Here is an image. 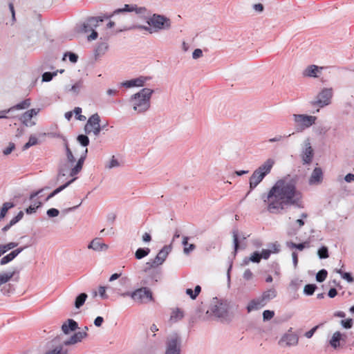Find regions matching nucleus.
I'll return each mask as SVG.
<instances>
[{
    "instance_id": "nucleus-1",
    "label": "nucleus",
    "mask_w": 354,
    "mask_h": 354,
    "mask_svg": "<svg viewBox=\"0 0 354 354\" xmlns=\"http://www.w3.org/2000/svg\"><path fill=\"white\" fill-rule=\"evenodd\" d=\"M261 198L272 214L280 213L287 206L304 207L302 194L297 189L296 181L290 177L278 180L268 193L262 194Z\"/></svg>"
},
{
    "instance_id": "nucleus-2",
    "label": "nucleus",
    "mask_w": 354,
    "mask_h": 354,
    "mask_svg": "<svg viewBox=\"0 0 354 354\" xmlns=\"http://www.w3.org/2000/svg\"><path fill=\"white\" fill-rule=\"evenodd\" d=\"M153 90L149 88H143L138 93L131 95L129 102L133 109L138 113L146 112L150 108V100Z\"/></svg>"
},
{
    "instance_id": "nucleus-3",
    "label": "nucleus",
    "mask_w": 354,
    "mask_h": 354,
    "mask_svg": "<svg viewBox=\"0 0 354 354\" xmlns=\"http://www.w3.org/2000/svg\"><path fill=\"white\" fill-rule=\"evenodd\" d=\"M87 153L88 149L86 148L75 165H71L67 161L66 162L61 163L58 169L57 180L62 181V178L66 176L75 178L74 176L82 170Z\"/></svg>"
},
{
    "instance_id": "nucleus-4",
    "label": "nucleus",
    "mask_w": 354,
    "mask_h": 354,
    "mask_svg": "<svg viewBox=\"0 0 354 354\" xmlns=\"http://www.w3.org/2000/svg\"><path fill=\"white\" fill-rule=\"evenodd\" d=\"M112 14L110 15H106L104 17H88L85 21L77 25V30L80 33H88L91 32V34L87 37L88 41L95 40L98 37L97 32L95 30L99 25V22H102L104 19H109L112 17Z\"/></svg>"
},
{
    "instance_id": "nucleus-5",
    "label": "nucleus",
    "mask_w": 354,
    "mask_h": 354,
    "mask_svg": "<svg viewBox=\"0 0 354 354\" xmlns=\"http://www.w3.org/2000/svg\"><path fill=\"white\" fill-rule=\"evenodd\" d=\"M274 165V160L272 158H268L254 170L249 180L250 190L254 189L270 174Z\"/></svg>"
},
{
    "instance_id": "nucleus-6",
    "label": "nucleus",
    "mask_w": 354,
    "mask_h": 354,
    "mask_svg": "<svg viewBox=\"0 0 354 354\" xmlns=\"http://www.w3.org/2000/svg\"><path fill=\"white\" fill-rule=\"evenodd\" d=\"M182 339L178 333L169 334L165 340V354H180Z\"/></svg>"
},
{
    "instance_id": "nucleus-7",
    "label": "nucleus",
    "mask_w": 354,
    "mask_h": 354,
    "mask_svg": "<svg viewBox=\"0 0 354 354\" xmlns=\"http://www.w3.org/2000/svg\"><path fill=\"white\" fill-rule=\"evenodd\" d=\"M149 26H151L153 33L162 30H168L171 27V21L164 15L153 14L147 20Z\"/></svg>"
},
{
    "instance_id": "nucleus-8",
    "label": "nucleus",
    "mask_w": 354,
    "mask_h": 354,
    "mask_svg": "<svg viewBox=\"0 0 354 354\" xmlns=\"http://www.w3.org/2000/svg\"><path fill=\"white\" fill-rule=\"evenodd\" d=\"M230 308V301L214 297L212 301L209 310L215 317L223 318L227 317Z\"/></svg>"
},
{
    "instance_id": "nucleus-9",
    "label": "nucleus",
    "mask_w": 354,
    "mask_h": 354,
    "mask_svg": "<svg viewBox=\"0 0 354 354\" xmlns=\"http://www.w3.org/2000/svg\"><path fill=\"white\" fill-rule=\"evenodd\" d=\"M171 245H165L157 254L153 259L149 260L146 263V267L144 269L145 272H147L151 268H156L162 265L166 260L167 256L171 251Z\"/></svg>"
},
{
    "instance_id": "nucleus-10",
    "label": "nucleus",
    "mask_w": 354,
    "mask_h": 354,
    "mask_svg": "<svg viewBox=\"0 0 354 354\" xmlns=\"http://www.w3.org/2000/svg\"><path fill=\"white\" fill-rule=\"evenodd\" d=\"M132 299L138 304L148 303L153 301L151 291L146 288L142 287L133 291Z\"/></svg>"
},
{
    "instance_id": "nucleus-11",
    "label": "nucleus",
    "mask_w": 354,
    "mask_h": 354,
    "mask_svg": "<svg viewBox=\"0 0 354 354\" xmlns=\"http://www.w3.org/2000/svg\"><path fill=\"white\" fill-rule=\"evenodd\" d=\"M85 133H93L95 136H98L100 133V117L97 113L93 114L88 118L84 127Z\"/></svg>"
},
{
    "instance_id": "nucleus-12",
    "label": "nucleus",
    "mask_w": 354,
    "mask_h": 354,
    "mask_svg": "<svg viewBox=\"0 0 354 354\" xmlns=\"http://www.w3.org/2000/svg\"><path fill=\"white\" fill-rule=\"evenodd\" d=\"M295 122L299 129L304 130L312 126L317 119L315 116L305 114H293Z\"/></svg>"
},
{
    "instance_id": "nucleus-13",
    "label": "nucleus",
    "mask_w": 354,
    "mask_h": 354,
    "mask_svg": "<svg viewBox=\"0 0 354 354\" xmlns=\"http://www.w3.org/2000/svg\"><path fill=\"white\" fill-rule=\"evenodd\" d=\"M333 96L332 88H324L317 95V99L311 103L314 106L324 107L330 103V99Z\"/></svg>"
},
{
    "instance_id": "nucleus-14",
    "label": "nucleus",
    "mask_w": 354,
    "mask_h": 354,
    "mask_svg": "<svg viewBox=\"0 0 354 354\" xmlns=\"http://www.w3.org/2000/svg\"><path fill=\"white\" fill-rule=\"evenodd\" d=\"M299 336L292 332V328H290L279 341V344L281 346H295L298 344Z\"/></svg>"
},
{
    "instance_id": "nucleus-15",
    "label": "nucleus",
    "mask_w": 354,
    "mask_h": 354,
    "mask_svg": "<svg viewBox=\"0 0 354 354\" xmlns=\"http://www.w3.org/2000/svg\"><path fill=\"white\" fill-rule=\"evenodd\" d=\"M314 156V151L311 147L309 139L304 142V148L302 149L301 157L304 165H310Z\"/></svg>"
},
{
    "instance_id": "nucleus-16",
    "label": "nucleus",
    "mask_w": 354,
    "mask_h": 354,
    "mask_svg": "<svg viewBox=\"0 0 354 354\" xmlns=\"http://www.w3.org/2000/svg\"><path fill=\"white\" fill-rule=\"evenodd\" d=\"M44 191V189H41L37 192H34L30 194V197H29V200L30 201H32V204L26 209V213L27 214H32L33 213H35L37 210V208H39V207H41V202L37 201V200H34V198L39 196L42 192Z\"/></svg>"
},
{
    "instance_id": "nucleus-17",
    "label": "nucleus",
    "mask_w": 354,
    "mask_h": 354,
    "mask_svg": "<svg viewBox=\"0 0 354 354\" xmlns=\"http://www.w3.org/2000/svg\"><path fill=\"white\" fill-rule=\"evenodd\" d=\"M88 327L86 326L84 331H79L75 333L69 339L62 342V344L64 346H69L80 342L84 338H85L88 335L86 333Z\"/></svg>"
},
{
    "instance_id": "nucleus-18",
    "label": "nucleus",
    "mask_w": 354,
    "mask_h": 354,
    "mask_svg": "<svg viewBox=\"0 0 354 354\" xmlns=\"http://www.w3.org/2000/svg\"><path fill=\"white\" fill-rule=\"evenodd\" d=\"M39 109H32L24 113L20 117V120L26 127L33 126L35 122H30V120L39 112Z\"/></svg>"
},
{
    "instance_id": "nucleus-19",
    "label": "nucleus",
    "mask_w": 354,
    "mask_h": 354,
    "mask_svg": "<svg viewBox=\"0 0 354 354\" xmlns=\"http://www.w3.org/2000/svg\"><path fill=\"white\" fill-rule=\"evenodd\" d=\"M133 11H135L138 14H145L146 12V8L145 7L138 8L136 5L125 4L124 8L115 10L112 13V15L113 16L120 13Z\"/></svg>"
},
{
    "instance_id": "nucleus-20",
    "label": "nucleus",
    "mask_w": 354,
    "mask_h": 354,
    "mask_svg": "<svg viewBox=\"0 0 354 354\" xmlns=\"http://www.w3.org/2000/svg\"><path fill=\"white\" fill-rule=\"evenodd\" d=\"M324 179V174L321 167H315L308 180L310 185H319L322 183Z\"/></svg>"
},
{
    "instance_id": "nucleus-21",
    "label": "nucleus",
    "mask_w": 354,
    "mask_h": 354,
    "mask_svg": "<svg viewBox=\"0 0 354 354\" xmlns=\"http://www.w3.org/2000/svg\"><path fill=\"white\" fill-rule=\"evenodd\" d=\"M346 335L345 334L342 333L339 331L335 332L331 339L329 340L330 346L334 349H337L341 346V342H346Z\"/></svg>"
},
{
    "instance_id": "nucleus-22",
    "label": "nucleus",
    "mask_w": 354,
    "mask_h": 354,
    "mask_svg": "<svg viewBox=\"0 0 354 354\" xmlns=\"http://www.w3.org/2000/svg\"><path fill=\"white\" fill-rule=\"evenodd\" d=\"M147 77H140L130 80L124 81L120 83L121 86L131 88L134 86H142Z\"/></svg>"
},
{
    "instance_id": "nucleus-23",
    "label": "nucleus",
    "mask_w": 354,
    "mask_h": 354,
    "mask_svg": "<svg viewBox=\"0 0 354 354\" xmlns=\"http://www.w3.org/2000/svg\"><path fill=\"white\" fill-rule=\"evenodd\" d=\"M266 305V304L264 303L263 300H261V298L259 297L251 300L248 303L246 309L248 313H250L253 310H257L264 307Z\"/></svg>"
},
{
    "instance_id": "nucleus-24",
    "label": "nucleus",
    "mask_w": 354,
    "mask_h": 354,
    "mask_svg": "<svg viewBox=\"0 0 354 354\" xmlns=\"http://www.w3.org/2000/svg\"><path fill=\"white\" fill-rule=\"evenodd\" d=\"M31 105V100L30 98L26 99L21 102L17 104L16 105L10 107V109L7 110H3L1 113H9L15 110H23L28 109Z\"/></svg>"
},
{
    "instance_id": "nucleus-25",
    "label": "nucleus",
    "mask_w": 354,
    "mask_h": 354,
    "mask_svg": "<svg viewBox=\"0 0 354 354\" xmlns=\"http://www.w3.org/2000/svg\"><path fill=\"white\" fill-rule=\"evenodd\" d=\"M109 48V44L106 41L99 42L94 50V55L95 59L103 56Z\"/></svg>"
},
{
    "instance_id": "nucleus-26",
    "label": "nucleus",
    "mask_w": 354,
    "mask_h": 354,
    "mask_svg": "<svg viewBox=\"0 0 354 354\" xmlns=\"http://www.w3.org/2000/svg\"><path fill=\"white\" fill-rule=\"evenodd\" d=\"M83 88V81L80 80L77 81L73 85L71 86H66L65 91L67 93H71L73 95L77 96L80 94L82 88Z\"/></svg>"
},
{
    "instance_id": "nucleus-27",
    "label": "nucleus",
    "mask_w": 354,
    "mask_h": 354,
    "mask_svg": "<svg viewBox=\"0 0 354 354\" xmlns=\"http://www.w3.org/2000/svg\"><path fill=\"white\" fill-rule=\"evenodd\" d=\"M78 328L77 322L72 319H68L62 326V330L66 335L69 334L71 331H75Z\"/></svg>"
},
{
    "instance_id": "nucleus-28",
    "label": "nucleus",
    "mask_w": 354,
    "mask_h": 354,
    "mask_svg": "<svg viewBox=\"0 0 354 354\" xmlns=\"http://www.w3.org/2000/svg\"><path fill=\"white\" fill-rule=\"evenodd\" d=\"M308 217V214L306 213H302L301 214V218L297 219L292 226V228L290 232H288V234L295 235L297 234V231L301 229L305 224V221L304 218Z\"/></svg>"
},
{
    "instance_id": "nucleus-29",
    "label": "nucleus",
    "mask_w": 354,
    "mask_h": 354,
    "mask_svg": "<svg viewBox=\"0 0 354 354\" xmlns=\"http://www.w3.org/2000/svg\"><path fill=\"white\" fill-rule=\"evenodd\" d=\"M108 245L105 243H100V239H94L88 245V249H92L95 251H103L108 249Z\"/></svg>"
},
{
    "instance_id": "nucleus-30",
    "label": "nucleus",
    "mask_w": 354,
    "mask_h": 354,
    "mask_svg": "<svg viewBox=\"0 0 354 354\" xmlns=\"http://www.w3.org/2000/svg\"><path fill=\"white\" fill-rule=\"evenodd\" d=\"M277 296V292L274 288L269 289L264 291L262 295L260 297L261 300L266 304L270 300L274 299Z\"/></svg>"
},
{
    "instance_id": "nucleus-31",
    "label": "nucleus",
    "mask_w": 354,
    "mask_h": 354,
    "mask_svg": "<svg viewBox=\"0 0 354 354\" xmlns=\"http://www.w3.org/2000/svg\"><path fill=\"white\" fill-rule=\"evenodd\" d=\"M68 350L64 348V345L59 343L49 349L45 354H67Z\"/></svg>"
},
{
    "instance_id": "nucleus-32",
    "label": "nucleus",
    "mask_w": 354,
    "mask_h": 354,
    "mask_svg": "<svg viewBox=\"0 0 354 354\" xmlns=\"http://www.w3.org/2000/svg\"><path fill=\"white\" fill-rule=\"evenodd\" d=\"M189 237L183 236L182 244L184 245L183 252L185 254H189L191 252L195 250L196 245L194 244L188 243Z\"/></svg>"
},
{
    "instance_id": "nucleus-33",
    "label": "nucleus",
    "mask_w": 354,
    "mask_h": 354,
    "mask_svg": "<svg viewBox=\"0 0 354 354\" xmlns=\"http://www.w3.org/2000/svg\"><path fill=\"white\" fill-rule=\"evenodd\" d=\"M87 297H88L87 294H86L84 292H82V293H80V295H78L75 299V302H74L75 307L77 309L80 308L85 303Z\"/></svg>"
},
{
    "instance_id": "nucleus-34",
    "label": "nucleus",
    "mask_w": 354,
    "mask_h": 354,
    "mask_svg": "<svg viewBox=\"0 0 354 354\" xmlns=\"http://www.w3.org/2000/svg\"><path fill=\"white\" fill-rule=\"evenodd\" d=\"M151 250L149 248H139L135 252V257L136 259H142L147 257L150 253Z\"/></svg>"
},
{
    "instance_id": "nucleus-35",
    "label": "nucleus",
    "mask_w": 354,
    "mask_h": 354,
    "mask_svg": "<svg viewBox=\"0 0 354 354\" xmlns=\"http://www.w3.org/2000/svg\"><path fill=\"white\" fill-rule=\"evenodd\" d=\"M14 207L15 204L12 202H6L3 204L0 209V221L6 216L8 211Z\"/></svg>"
},
{
    "instance_id": "nucleus-36",
    "label": "nucleus",
    "mask_w": 354,
    "mask_h": 354,
    "mask_svg": "<svg viewBox=\"0 0 354 354\" xmlns=\"http://www.w3.org/2000/svg\"><path fill=\"white\" fill-rule=\"evenodd\" d=\"M64 147H65V151H66V161L68 162L69 163H71V165H74L76 159H75V156H73V153L71 149L68 147L67 141H65Z\"/></svg>"
},
{
    "instance_id": "nucleus-37",
    "label": "nucleus",
    "mask_w": 354,
    "mask_h": 354,
    "mask_svg": "<svg viewBox=\"0 0 354 354\" xmlns=\"http://www.w3.org/2000/svg\"><path fill=\"white\" fill-rule=\"evenodd\" d=\"M319 71L318 66L315 65H310L308 66L304 71V75L308 77H317V72Z\"/></svg>"
},
{
    "instance_id": "nucleus-38",
    "label": "nucleus",
    "mask_w": 354,
    "mask_h": 354,
    "mask_svg": "<svg viewBox=\"0 0 354 354\" xmlns=\"http://www.w3.org/2000/svg\"><path fill=\"white\" fill-rule=\"evenodd\" d=\"M232 236L234 250V255L235 256L239 248V233L237 230H234L232 231Z\"/></svg>"
},
{
    "instance_id": "nucleus-39",
    "label": "nucleus",
    "mask_w": 354,
    "mask_h": 354,
    "mask_svg": "<svg viewBox=\"0 0 354 354\" xmlns=\"http://www.w3.org/2000/svg\"><path fill=\"white\" fill-rule=\"evenodd\" d=\"M268 250L271 254H278L281 250V245L278 242L270 243L268 245Z\"/></svg>"
},
{
    "instance_id": "nucleus-40",
    "label": "nucleus",
    "mask_w": 354,
    "mask_h": 354,
    "mask_svg": "<svg viewBox=\"0 0 354 354\" xmlns=\"http://www.w3.org/2000/svg\"><path fill=\"white\" fill-rule=\"evenodd\" d=\"M15 274V272L0 274V286L9 281Z\"/></svg>"
},
{
    "instance_id": "nucleus-41",
    "label": "nucleus",
    "mask_w": 354,
    "mask_h": 354,
    "mask_svg": "<svg viewBox=\"0 0 354 354\" xmlns=\"http://www.w3.org/2000/svg\"><path fill=\"white\" fill-rule=\"evenodd\" d=\"M317 255L320 259H327L329 257L328 249L326 246H322L317 250Z\"/></svg>"
},
{
    "instance_id": "nucleus-42",
    "label": "nucleus",
    "mask_w": 354,
    "mask_h": 354,
    "mask_svg": "<svg viewBox=\"0 0 354 354\" xmlns=\"http://www.w3.org/2000/svg\"><path fill=\"white\" fill-rule=\"evenodd\" d=\"M57 76V72H45L42 74L41 82H50L53 77Z\"/></svg>"
},
{
    "instance_id": "nucleus-43",
    "label": "nucleus",
    "mask_w": 354,
    "mask_h": 354,
    "mask_svg": "<svg viewBox=\"0 0 354 354\" xmlns=\"http://www.w3.org/2000/svg\"><path fill=\"white\" fill-rule=\"evenodd\" d=\"M76 180V178H73L72 179L68 180L65 184L59 186L57 189H55L54 191H53V194L55 196L59 192H61L62 190H64L65 188H66L68 186H69L72 183H73Z\"/></svg>"
},
{
    "instance_id": "nucleus-44",
    "label": "nucleus",
    "mask_w": 354,
    "mask_h": 354,
    "mask_svg": "<svg viewBox=\"0 0 354 354\" xmlns=\"http://www.w3.org/2000/svg\"><path fill=\"white\" fill-rule=\"evenodd\" d=\"M76 180V178H73L72 179L68 180L65 184L59 186L57 189H55L54 191H53V194L55 196L59 192H61L62 190H64L65 188H66L68 186H69L72 183H73Z\"/></svg>"
},
{
    "instance_id": "nucleus-45",
    "label": "nucleus",
    "mask_w": 354,
    "mask_h": 354,
    "mask_svg": "<svg viewBox=\"0 0 354 354\" xmlns=\"http://www.w3.org/2000/svg\"><path fill=\"white\" fill-rule=\"evenodd\" d=\"M78 142L83 147H87L89 145V138L87 136L81 134L77 138Z\"/></svg>"
},
{
    "instance_id": "nucleus-46",
    "label": "nucleus",
    "mask_w": 354,
    "mask_h": 354,
    "mask_svg": "<svg viewBox=\"0 0 354 354\" xmlns=\"http://www.w3.org/2000/svg\"><path fill=\"white\" fill-rule=\"evenodd\" d=\"M15 258V254L10 252L1 259L0 264L1 266L6 265V264L10 263V261H12Z\"/></svg>"
},
{
    "instance_id": "nucleus-47",
    "label": "nucleus",
    "mask_w": 354,
    "mask_h": 354,
    "mask_svg": "<svg viewBox=\"0 0 354 354\" xmlns=\"http://www.w3.org/2000/svg\"><path fill=\"white\" fill-rule=\"evenodd\" d=\"M317 286L315 284H307L304 286V292L306 295H313Z\"/></svg>"
},
{
    "instance_id": "nucleus-48",
    "label": "nucleus",
    "mask_w": 354,
    "mask_h": 354,
    "mask_svg": "<svg viewBox=\"0 0 354 354\" xmlns=\"http://www.w3.org/2000/svg\"><path fill=\"white\" fill-rule=\"evenodd\" d=\"M327 274H328L327 270L325 269H322L317 273L316 280L318 282H323L326 279Z\"/></svg>"
},
{
    "instance_id": "nucleus-49",
    "label": "nucleus",
    "mask_w": 354,
    "mask_h": 354,
    "mask_svg": "<svg viewBox=\"0 0 354 354\" xmlns=\"http://www.w3.org/2000/svg\"><path fill=\"white\" fill-rule=\"evenodd\" d=\"M38 142L37 138L35 136H31L29 138L28 142H26L23 147L24 150H26L30 147L35 145Z\"/></svg>"
},
{
    "instance_id": "nucleus-50",
    "label": "nucleus",
    "mask_w": 354,
    "mask_h": 354,
    "mask_svg": "<svg viewBox=\"0 0 354 354\" xmlns=\"http://www.w3.org/2000/svg\"><path fill=\"white\" fill-rule=\"evenodd\" d=\"M0 245L1 246V248L3 250V253L5 254L8 250H12V249L16 248L18 245V243L10 242L8 243L1 244Z\"/></svg>"
},
{
    "instance_id": "nucleus-51",
    "label": "nucleus",
    "mask_w": 354,
    "mask_h": 354,
    "mask_svg": "<svg viewBox=\"0 0 354 354\" xmlns=\"http://www.w3.org/2000/svg\"><path fill=\"white\" fill-rule=\"evenodd\" d=\"M184 317L183 312L179 309L177 308L175 311H174L173 315H171V319H174L175 322L181 319Z\"/></svg>"
},
{
    "instance_id": "nucleus-52",
    "label": "nucleus",
    "mask_w": 354,
    "mask_h": 354,
    "mask_svg": "<svg viewBox=\"0 0 354 354\" xmlns=\"http://www.w3.org/2000/svg\"><path fill=\"white\" fill-rule=\"evenodd\" d=\"M261 259L260 252L258 251L253 252L249 257V261L257 263H259Z\"/></svg>"
},
{
    "instance_id": "nucleus-53",
    "label": "nucleus",
    "mask_w": 354,
    "mask_h": 354,
    "mask_svg": "<svg viewBox=\"0 0 354 354\" xmlns=\"http://www.w3.org/2000/svg\"><path fill=\"white\" fill-rule=\"evenodd\" d=\"M119 166L120 163L118 161V160L115 158L114 156H112L111 160L106 165V167L108 169H113L115 167H118Z\"/></svg>"
},
{
    "instance_id": "nucleus-54",
    "label": "nucleus",
    "mask_w": 354,
    "mask_h": 354,
    "mask_svg": "<svg viewBox=\"0 0 354 354\" xmlns=\"http://www.w3.org/2000/svg\"><path fill=\"white\" fill-rule=\"evenodd\" d=\"M274 315V312L270 310H266L263 312V321L270 320Z\"/></svg>"
},
{
    "instance_id": "nucleus-55",
    "label": "nucleus",
    "mask_w": 354,
    "mask_h": 354,
    "mask_svg": "<svg viewBox=\"0 0 354 354\" xmlns=\"http://www.w3.org/2000/svg\"><path fill=\"white\" fill-rule=\"evenodd\" d=\"M353 319L349 318L346 319H343L340 322L341 325L346 329H349L353 326Z\"/></svg>"
},
{
    "instance_id": "nucleus-56",
    "label": "nucleus",
    "mask_w": 354,
    "mask_h": 354,
    "mask_svg": "<svg viewBox=\"0 0 354 354\" xmlns=\"http://www.w3.org/2000/svg\"><path fill=\"white\" fill-rule=\"evenodd\" d=\"M64 57H68L70 62L72 63H76L78 59V56L77 54L72 52H67L64 54Z\"/></svg>"
},
{
    "instance_id": "nucleus-57",
    "label": "nucleus",
    "mask_w": 354,
    "mask_h": 354,
    "mask_svg": "<svg viewBox=\"0 0 354 354\" xmlns=\"http://www.w3.org/2000/svg\"><path fill=\"white\" fill-rule=\"evenodd\" d=\"M291 136V134H289L288 136H286V135H284V136H281V135H277V136H274V138H270V139L268 140V142H271V143H272V142H281V141H282L283 139H285V138H288V137H289V136Z\"/></svg>"
},
{
    "instance_id": "nucleus-58",
    "label": "nucleus",
    "mask_w": 354,
    "mask_h": 354,
    "mask_svg": "<svg viewBox=\"0 0 354 354\" xmlns=\"http://www.w3.org/2000/svg\"><path fill=\"white\" fill-rule=\"evenodd\" d=\"M254 274L252 272L250 269H246L243 274V278L245 281H250L253 279Z\"/></svg>"
},
{
    "instance_id": "nucleus-59",
    "label": "nucleus",
    "mask_w": 354,
    "mask_h": 354,
    "mask_svg": "<svg viewBox=\"0 0 354 354\" xmlns=\"http://www.w3.org/2000/svg\"><path fill=\"white\" fill-rule=\"evenodd\" d=\"M116 218V215L113 212L109 213L106 216V222L109 225H111L114 223Z\"/></svg>"
},
{
    "instance_id": "nucleus-60",
    "label": "nucleus",
    "mask_w": 354,
    "mask_h": 354,
    "mask_svg": "<svg viewBox=\"0 0 354 354\" xmlns=\"http://www.w3.org/2000/svg\"><path fill=\"white\" fill-rule=\"evenodd\" d=\"M46 214L50 218L55 217L59 215V211L56 208H50L47 210Z\"/></svg>"
},
{
    "instance_id": "nucleus-61",
    "label": "nucleus",
    "mask_w": 354,
    "mask_h": 354,
    "mask_svg": "<svg viewBox=\"0 0 354 354\" xmlns=\"http://www.w3.org/2000/svg\"><path fill=\"white\" fill-rule=\"evenodd\" d=\"M15 148V145L13 142H10L7 148L3 149V153L5 156L9 155Z\"/></svg>"
},
{
    "instance_id": "nucleus-62",
    "label": "nucleus",
    "mask_w": 354,
    "mask_h": 354,
    "mask_svg": "<svg viewBox=\"0 0 354 354\" xmlns=\"http://www.w3.org/2000/svg\"><path fill=\"white\" fill-rule=\"evenodd\" d=\"M319 327V325L314 326L310 330L306 332L304 334V336L308 339L311 338L313 336V335L315 334V333L316 332V330L318 329Z\"/></svg>"
},
{
    "instance_id": "nucleus-63",
    "label": "nucleus",
    "mask_w": 354,
    "mask_h": 354,
    "mask_svg": "<svg viewBox=\"0 0 354 354\" xmlns=\"http://www.w3.org/2000/svg\"><path fill=\"white\" fill-rule=\"evenodd\" d=\"M270 255H271V253H270V250H268V249H263L261 252H260V256H261V259H263L267 260L269 259Z\"/></svg>"
},
{
    "instance_id": "nucleus-64",
    "label": "nucleus",
    "mask_w": 354,
    "mask_h": 354,
    "mask_svg": "<svg viewBox=\"0 0 354 354\" xmlns=\"http://www.w3.org/2000/svg\"><path fill=\"white\" fill-rule=\"evenodd\" d=\"M203 56V51L200 48H196L194 50L192 53V58L194 59H197Z\"/></svg>"
}]
</instances>
